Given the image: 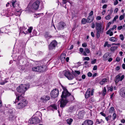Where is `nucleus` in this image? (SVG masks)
I'll return each mask as SVG.
<instances>
[{"mask_svg": "<svg viewBox=\"0 0 125 125\" xmlns=\"http://www.w3.org/2000/svg\"><path fill=\"white\" fill-rule=\"evenodd\" d=\"M62 89L63 90L62 92L61 97V99L60 101V107L62 108L64 107L66 104L69 101H72L74 99L73 96L71 95V94L68 91L66 87H64L61 85Z\"/></svg>", "mask_w": 125, "mask_h": 125, "instance_id": "f257e3e1", "label": "nucleus"}, {"mask_svg": "<svg viewBox=\"0 0 125 125\" xmlns=\"http://www.w3.org/2000/svg\"><path fill=\"white\" fill-rule=\"evenodd\" d=\"M16 98L14 103L20 101L18 104L17 108L21 109L25 107L27 104L28 102L24 98L23 96L21 95L16 94Z\"/></svg>", "mask_w": 125, "mask_h": 125, "instance_id": "f03ea898", "label": "nucleus"}, {"mask_svg": "<svg viewBox=\"0 0 125 125\" xmlns=\"http://www.w3.org/2000/svg\"><path fill=\"white\" fill-rule=\"evenodd\" d=\"M36 115H39L38 117L36 116L34 117H32L30 119L29 121V123L31 124H36L39 123L40 121V119H41V113L40 112H37Z\"/></svg>", "mask_w": 125, "mask_h": 125, "instance_id": "7ed1b4c3", "label": "nucleus"}, {"mask_svg": "<svg viewBox=\"0 0 125 125\" xmlns=\"http://www.w3.org/2000/svg\"><path fill=\"white\" fill-rule=\"evenodd\" d=\"M27 90V88L25 85H21L17 87V90L18 92L22 93V94H16V95L18 94L20 95H22L23 96L24 95V93Z\"/></svg>", "mask_w": 125, "mask_h": 125, "instance_id": "20e7f679", "label": "nucleus"}, {"mask_svg": "<svg viewBox=\"0 0 125 125\" xmlns=\"http://www.w3.org/2000/svg\"><path fill=\"white\" fill-rule=\"evenodd\" d=\"M59 94L58 90L55 88L51 92L50 95L52 98H55L57 97Z\"/></svg>", "mask_w": 125, "mask_h": 125, "instance_id": "39448f33", "label": "nucleus"}, {"mask_svg": "<svg viewBox=\"0 0 125 125\" xmlns=\"http://www.w3.org/2000/svg\"><path fill=\"white\" fill-rule=\"evenodd\" d=\"M43 67V66H35L32 68V70L36 72H42L44 71Z\"/></svg>", "mask_w": 125, "mask_h": 125, "instance_id": "423d86ee", "label": "nucleus"}, {"mask_svg": "<svg viewBox=\"0 0 125 125\" xmlns=\"http://www.w3.org/2000/svg\"><path fill=\"white\" fill-rule=\"evenodd\" d=\"M57 44V42L55 40L53 41L49 45L48 48L49 50L54 49Z\"/></svg>", "mask_w": 125, "mask_h": 125, "instance_id": "0eeeda50", "label": "nucleus"}, {"mask_svg": "<svg viewBox=\"0 0 125 125\" xmlns=\"http://www.w3.org/2000/svg\"><path fill=\"white\" fill-rule=\"evenodd\" d=\"M95 28L97 31H100V33L102 34L103 32L104 29L102 28V26L101 23H96L95 24Z\"/></svg>", "mask_w": 125, "mask_h": 125, "instance_id": "6e6552de", "label": "nucleus"}, {"mask_svg": "<svg viewBox=\"0 0 125 125\" xmlns=\"http://www.w3.org/2000/svg\"><path fill=\"white\" fill-rule=\"evenodd\" d=\"M40 3L39 0H37L34 2L32 5V8L34 10H37L39 8Z\"/></svg>", "mask_w": 125, "mask_h": 125, "instance_id": "1a4fd4ad", "label": "nucleus"}, {"mask_svg": "<svg viewBox=\"0 0 125 125\" xmlns=\"http://www.w3.org/2000/svg\"><path fill=\"white\" fill-rule=\"evenodd\" d=\"M121 74H119L116 76L115 80V82L116 83H117L119 81H121L124 79V75H122L120 77Z\"/></svg>", "mask_w": 125, "mask_h": 125, "instance_id": "9d476101", "label": "nucleus"}, {"mask_svg": "<svg viewBox=\"0 0 125 125\" xmlns=\"http://www.w3.org/2000/svg\"><path fill=\"white\" fill-rule=\"evenodd\" d=\"M64 75L69 80H72L74 78L72 74L69 71H66L64 73Z\"/></svg>", "mask_w": 125, "mask_h": 125, "instance_id": "9b49d317", "label": "nucleus"}, {"mask_svg": "<svg viewBox=\"0 0 125 125\" xmlns=\"http://www.w3.org/2000/svg\"><path fill=\"white\" fill-rule=\"evenodd\" d=\"M94 92L93 90L91 91L90 89H88L85 94V98L87 99L90 97L91 95H93Z\"/></svg>", "mask_w": 125, "mask_h": 125, "instance_id": "f8f14e48", "label": "nucleus"}, {"mask_svg": "<svg viewBox=\"0 0 125 125\" xmlns=\"http://www.w3.org/2000/svg\"><path fill=\"white\" fill-rule=\"evenodd\" d=\"M10 3L12 6L15 8V10L19 9L20 8L19 7V4L15 0L12 1Z\"/></svg>", "mask_w": 125, "mask_h": 125, "instance_id": "ddd939ff", "label": "nucleus"}, {"mask_svg": "<svg viewBox=\"0 0 125 125\" xmlns=\"http://www.w3.org/2000/svg\"><path fill=\"white\" fill-rule=\"evenodd\" d=\"M65 26V24L63 22H61L58 24L57 27L58 30H60L63 29Z\"/></svg>", "mask_w": 125, "mask_h": 125, "instance_id": "4468645a", "label": "nucleus"}, {"mask_svg": "<svg viewBox=\"0 0 125 125\" xmlns=\"http://www.w3.org/2000/svg\"><path fill=\"white\" fill-rule=\"evenodd\" d=\"M93 122L92 120L87 119L83 122L82 125H93Z\"/></svg>", "mask_w": 125, "mask_h": 125, "instance_id": "2eb2a0df", "label": "nucleus"}, {"mask_svg": "<svg viewBox=\"0 0 125 125\" xmlns=\"http://www.w3.org/2000/svg\"><path fill=\"white\" fill-rule=\"evenodd\" d=\"M50 99V97L49 95H44L42 97L41 99L43 102H46L49 100Z\"/></svg>", "mask_w": 125, "mask_h": 125, "instance_id": "dca6fc26", "label": "nucleus"}, {"mask_svg": "<svg viewBox=\"0 0 125 125\" xmlns=\"http://www.w3.org/2000/svg\"><path fill=\"white\" fill-rule=\"evenodd\" d=\"M84 115V113L83 112L81 111L77 114L78 118L79 119H82L83 118Z\"/></svg>", "mask_w": 125, "mask_h": 125, "instance_id": "f3484780", "label": "nucleus"}, {"mask_svg": "<svg viewBox=\"0 0 125 125\" xmlns=\"http://www.w3.org/2000/svg\"><path fill=\"white\" fill-rule=\"evenodd\" d=\"M44 36L45 38H52V36L50 34L49 32H45L44 34Z\"/></svg>", "mask_w": 125, "mask_h": 125, "instance_id": "a211bd4d", "label": "nucleus"}, {"mask_svg": "<svg viewBox=\"0 0 125 125\" xmlns=\"http://www.w3.org/2000/svg\"><path fill=\"white\" fill-rule=\"evenodd\" d=\"M109 56V54L108 53H106L103 56V60L105 61L107 60L109 58V57H108Z\"/></svg>", "mask_w": 125, "mask_h": 125, "instance_id": "6ab92c4d", "label": "nucleus"}, {"mask_svg": "<svg viewBox=\"0 0 125 125\" xmlns=\"http://www.w3.org/2000/svg\"><path fill=\"white\" fill-rule=\"evenodd\" d=\"M120 94L122 96L125 97V88H122L121 89Z\"/></svg>", "mask_w": 125, "mask_h": 125, "instance_id": "aec40b11", "label": "nucleus"}, {"mask_svg": "<svg viewBox=\"0 0 125 125\" xmlns=\"http://www.w3.org/2000/svg\"><path fill=\"white\" fill-rule=\"evenodd\" d=\"M87 23H89L93 21L94 18L92 16H88L87 18Z\"/></svg>", "mask_w": 125, "mask_h": 125, "instance_id": "412c9836", "label": "nucleus"}, {"mask_svg": "<svg viewBox=\"0 0 125 125\" xmlns=\"http://www.w3.org/2000/svg\"><path fill=\"white\" fill-rule=\"evenodd\" d=\"M16 117L13 114H10L9 116V119L10 121H13L15 120Z\"/></svg>", "mask_w": 125, "mask_h": 125, "instance_id": "4be33fe9", "label": "nucleus"}, {"mask_svg": "<svg viewBox=\"0 0 125 125\" xmlns=\"http://www.w3.org/2000/svg\"><path fill=\"white\" fill-rule=\"evenodd\" d=\"M21 9L19 8V9L18 10H15V15L16 16H20L21 13Z\"/></svg>", "mask_w": 125, "mask_h": 125, "instance_id": "5701e85b", "label": "nucleus"}, {"mask_svg": "<svg viewBox=\"0 0 125 125\" xmlns=\"http://www.w3.org/2000/svg\"><path fill=\"white\" fill-rule=\"evenodd\" d=\"M7 29L5 28H1L0 30V35H1V34H2L3 33H7Z\"/></svg>", "mask_w": 125, "mask_h": 125, "instance_id": "b1692460", "label": "nucleus"}, {"mask_svg": "<svg viewBox=\"0 0 125 125\" xmlns=\"http://www.w3.org/2000/svg\"><path fill=\"white\" fill-rule=\"evenodd\" d=\"M107 79L106 78L102 79V81L99 82V83L101 85H103L107 81Z\"/></svg>", "mask_w": 125, "mask_h": 125, "instance_id": "393cba45", "label": "nucleus"}, {"mask_svg": "<svg viewBox=\"0 0 125 125\" xmlns=\"http://www.w3.org/2000/svg\"><path fill=\"white\" fill-rule=\"evenodd\" d=\"M80 73V72L78 71L75 70L74 72L73 71L72 72V74L75 76H77V74L79 75Z\"/></svg>", "mask_w": 125, "mask_h": 125, "instance_id": "a878e982", "label": "nucleus"}, {"mask_svg": "<svg viewBox=\"0 0 125 125\" xmlns=\"http://www.w3.org/2000/svg\"><path fill=\"white\" fill-rule=\"evenodd\" d=\"M73 121V119L71 118H69L66 120L67 123L70 125L71 124L72 122Z\"/></svg>", "mask_w": 125, "mask_h": 125, "instance_id": "bb28decb", "label": "nucleus"}, {"mask_svg": "<svg viewBox=\"0 0 125 125\" xmlns=\"http://www.w3.org/2000/svg\"><path fill=\"white\" fill-rule=\"evenodd\" d=\"M24 29H23L22 30H20V34H23L25 35H26L28 33V32L27 31H23V30H24Z\"/></svg>", "mask_w": 125, "mask_h": 125, "instance_id": "cd10ccee", "label": "nucleus"}, {"mask_svg": "<svg viewBox=\"0 0 125 125\" xmlns=\"http://www.w3.org/2000/svg\"><path fill=\"white\" fill-rule=\"evenodd\" d=\"M102 122H104L103 121L102 119H100V120H99L98 119H96L95 123L96 124H100Z\"/></svg>", "mask_w": 125, "mask_h": 125, "instance_id": "c85d7f7f", "label": "nucleus"}, {"mask_svg": "<svg viewBox=\"0 0 125 125\" xmlns=\"http://www.w3.org/2000/svg\"><path fill=\"white\" fill-rule=\"evenodd\" d=\"M111 30L110 29L107 31L106 33L107 34H109L110 36H112L113 35V32L111 31Z\"/></svg>", "mask_w": 125, "mask_h": 125, "instance_id": "c756f323", "label": "nucleus"}, {"mask_svg": "<svg viewBox=\"0 0 125 125\" xmlns=\"http://www.w3.org/2000/svg\"><path fill=\"white\" fill-rule=\"evenodd\" d=\"M50 106L52 107L55 110H56L57 109V105L55 104H53L51 105Z\"/></svg>", "mask_w": 125, "mask_h": 125, "instance_id": "7c9ffc66", "label": "nucleus"}, {"mask_svg": "<svg viewBox=\"0 0 125 125\" xmlns=\"http://www.w3.org/2000/svg\"><path fill=\"white\" fill-rule=\"evenodd\" d=\"M115 110L114 108L113 107H112L110 108L109 110V113H112L113 111Z\"/></svg>", "mask_w": 125, "mask_h": 125, "instance_id": "2f4dec72", "label": "nucleus"}, {"mask_svg": "<svg viewBox=\"0 0 125 125\" xmlns=\"http://www.w3.org/2000/svg\"><path fill=\"white\" fill-rule=\"evenodd\" d=\"M66 54L65 53H64L62 54L61 56V60H62L63 59H64L65 58V56Z\"/></svg>", "mask_w": 125, "mask_h": 125, "instance_id": "473e14b6", "label": "nucleus"}, {"mask_svg": "<svg viewBox=\"0 0 125 125\" xmlns=\"http://www.w3.org/2000/svg\"><path fill=\"white\" fill-rule=\"evenodd\" d=\"M82 23L83 24H85L86 22H87V19H83L81 21Z\"/></svg>", "mask_w": 125, "mask_h": 125, "instance_id": "72a5a7b5", "label": "nucleus"}, {"mask_svg": "<svg viewBox=\"0 0 125 125\" xmlns=\"http://www.w3.org/2000/svg\"><path fill=\"white\" fill-rule=\"evenodd\" d=\"M107 46L108 47H110L111 46V45L110 44H108V42H106L104 45V47H106V46Z\"/></svg>", "mask_w": 125, "mask_h": 125, "instance_id": "f704fd0d", "label": "nucleus"}, {"mask_svg": "<svg viewBox=\"0 0 125 125\" xmlns=\"http://www.w3.org/2000/svg\"><path fill=\"white\" fill-rule=\"evenodd\" d=\"M117 48V46L112 47L111 48L110 50L112 51H114Z\"/></svg>", "mask_w": 125, "mask_h": 125, "instance_id": "c9c22d12", "label": "nucleus"}, {"mask_svg": "<svg viewBox=\"0 0 125 125\" xmlns=\"http://www.w3.org/2000/svg\"><path fill=\"white\" fill-rule=\"evenodd\" d=\"M33 29V27H30L27 30L28 32L29 33H31V32L32 30Z\"/></svg>", "mask_w": 125, "mask_h": 125, "instance_id": "e433bc0d", "label": "nucleus"}, {"mask_svg": "<svg viewBox=\"0 0 125 125\" xmlns=\"http://www.w3.org/2000/svg\"><path fill=\"white\" fill-rule=\"evenodd\" d=\"M118 15H116L115 17L114 18L113 21H112V23H114V21H115L116 20V19H118Z\"/></svg>", "mask_w": 125, "mask_h": 125, "instance_id": "4c0bfd02", "label": "nucleus"}, {"mask_svg": "<svg viewBox=\"0 0 125 125\" xmlns=\"http://www.w3.org/2000/svg\"><path fill=\"white\" fill-rule=\"evenodd\" d=\"M106 90L105 87H104V89L103 90V95H105L106 93Z\"/></svg>", "mask_w": 125, "mask_h": 125, "instance_id": "58836bf2", "label": "nucleus"}, {"mask_svg": "<svg viewBox=\"0 0 125 125\" xmlns=\"http://www.w3.org/2000/svg\"><path fill=\"white\" fill-rule=\"evenodd\" d=\"M100 31H97V39L99 38L100 35Z\"/></svg>", "mask_w": 125, "mask_h": 125, "instance_id": "ea45409f", "label": "nucleus"}, {"mask_svg": "<svg viewBox=\"0 0 125 125\" xmlns=\"http://www.w3.org/2000/svg\"><path fill=\"white\" fill-rule=\"evenodd\" d=\"M124 14H123V15H121L119 17V19L120 20H122V19H124Z\"/></svg>", "mask_w": 125, "mask_h": 125, "instance_id": "a19ab883", "label": "nucleus"}, {"mask_svg": "<svg viewBox=\"0 0 125 125\" xmlns=\"http://www.w3.org/2000/svg\"><path fill=\"white\" fill-rule=\"evenodd\" d=\"M44 52L43 51H39L38 52L37 54L38 55H41L43 54Z\"/></svg>", "mask_w": 125, "mask_h": 125, "instance_id": "79ce46f5", "label": "nucleus"}, {"mask_svg": "<svg viewBox=\"0 0 125 125\" xmlns=\"http://www.w3.org/2000/svg\"><path fill=\"white\" fill-rule=\"evenodd\" d=\"M111 15L108 14L105 17V18L106 20H109L111 18Z\"/></svg>", "mask_w": 125, "mask_h": 125, "instance_id": "37998d69", "label": "nucleus"}, {"mask_svg": "<svg viewBox=\"0 0 125 125\" xmlns=\"http://www.w3.org/2000/svg\"><path fill=\"white\" fill-rule=\"evenodd\" d=\"M85 51L87 53H90V50L87 48H85Z\"/></svg>", "mask_w": 125, "mask_h": 125, "instance_id": "c03bdc74", "label": "nucleus"}, {"mask_svg": "<svg viewBox=\"0 0 125 125\" xmlns=\"http://www.w3.org/2000/svg\"><path fill=\"white\" fill-rule=\"evenodd\" d=\"M113 87L112 86H111L110 87H109L108 88V90H110V91L111 92L113 91Z\"/></svg>", "mask_w": 125, "mask_h": 125, "instance_id": "a18cd8bd", "label": "nucleus"}, {"mask_svg": "<svg viewBox=\"0 0 125 125\" xmlns=\"http://www.w3.org/2000/svg\"><path fill=\"white\" fill-rule=\"evenodd\" d=\"M96 59H94L91 62V63L92 64H94L96 63Z\"/></svg>", "mask_w": 125, "mask_h": 125, "instance_id": "49530a36", "label": "nucleus"}, {"mask_svg": "<svg viewBox=\"0 0 125 125\" xmlns=\"http://www.w3.org/2000/svg\"><path fill=\"white\" fill-rule=\"evenodd\" d=\"M90 60V58L89 57H84L83 59L84 60H87L89 61Z\"/></svg>", "mask_w": 125, "mask_h": 125, "instance_id": "de8ad7c7", "label": "nucleus"}, {"mask_svg": "<svg viewBox=\"0 0 125 125\" xmlns=\"http://www.w3.org/2000/svg\"><path fill=\"white\" fill-rule=\"evenodd\" d=\"M118 3V0H115V1L114 2V5H117Z\"/></svg>", "mask_w": 125, "mask_h": 125, "instance_id": "09e8293b", "label": "nucleus"}, {"mask_svg": "<svg viewBox=\"0 0 125 125\" xmlns=\"http://www.w3.org/2000/svg\"><path fill=\"white\" fill-rule=\"evenodd\" d=\"M113 119L114 120L116 118V114L114 113L113 114Z\"/></svg>", "mask_w": 125, "mask_h": 125, "instance_id": "8fccbe9b", "label": "nucleus"}, {"mask_svg": "<svg viewBox=\"0 0 125 125\" xmlns=\"http://www.w3.org/2000/svg\"><path fill=\"white\" fill-rule=\"evenodd\" d=\"M116 27H117V26L116 25H114L113 26V28H111L110 29L111 30H114V29H115Z\"/></svg>", "mask_w": 125, "mask_h": 125, "instance_id": "3c124183", "label": "nucleus"}, {"mask_svg": "<svg viewBox=\"0 0 125 125\" xmlns=\"http://www.w3.org/2000/svg\"><path fill=\"white\" fill-rule=\"evenodd\" d=\"M92 74L90 72H88L87 73V75L88 77H91L92 76Z\"/></svg>", "mask_w": 125, "mask_h": 125, "instance_id": "603ef678", "label": "nucleus"}, {"mask_svg": "<svg viewBox=\"0 0 125 125\" xmlns=\"http://www.w3.org/2000/svg\"><path fill=\"white\" fill-rule=\"evenodd\" d=\"M96 54L98 55L99 56H100L101 54V52L100 51H99L97 52Z\"/></svg>", "mask_w": 125, "mask_h": 125, "instance_id": "864d4df0", "label": "nucleus"}, {"mask_svg": "<svg viewBox=\"0 0 125 125\" xmlns=\"http://www.w3.org/2000/svg\"><path fill=\"white\" fill-rule=\"evenodd\" d=\"M100 82L99 78H96L95 79V83H98Z\"/></svg>", "mask_w": 125, "mask_h": 125, "instance_id": "5fc2aeb1", "label": "nucleus"}, {"mask_svg": "<svg viewBox=\"0 0 125 125\" xmlns=\"http://www.w3.org/2000/svg\"><path fill=\"white\" fill-rule=\"evenodd\" d=\"M8 112L9 113H10L11 114L12 113H13V111L12 109H9V110L8 111Z\"/></svg>", "mask_w": 125, "mask_h": 125, "instance_id": "6e6d98bb", "label": "nucleus"}, {"mask_svg": "<svg viewBox=\"0 0 125 125\" xmlns=\"http://www.w3.org/2000/svg\"><path fill=\"white\" fill-rule=\"evenodd\" d=\"M67 0H62V4H66L67 2Z\"/></svg>", "mask_w": 125, "mask_h": 125, "instance_id": "4d7b16f0", "label": "nucleus"}, {"mask_svg": "<svg viewBox=\"0 0 125 125\" xmlns=\"http://www.w3.org/2000/svg\"><path fill=\"white\" fill-rule=\"evenodd\" d=\"M93 11H91L89 13V16H92L93 15Z\"/></svg>", "mask_w": 125, "mask_h": 125, "instance_id": "13d9d810", "label": "nucleus"}, {"mask_svg": "<svg viewBox=\"0 0 125 125\" xmlns=\"http://www.w3.org/2000/svg\"><path fill=\"white\" fill-rule=\"evenodd\" d=\"M33 34V36H35L36 35V31H35V30H34L33 31V32L32 33Z\"/></svg>", "mask_w": 125, "mask_h": 125, "instance_id": "bf43d9fd", "label": "nucleus"}, {"mask_svg": "<svg viewBox=\"0 0 125 125\" xmlns=\"http://www.w3.org/2000/svg\"><path fill=\"white\" fill-rule=\"evenodd\" d=\"M120 58L119 57H117L116 59V61L118 62H119L120 60Z\"/></svg>", "mask_w": 125, "mask_h": 125, "instance_id": "052dcab7", "label": "nucleus"}, {"mask_svg": "<svg viewBox=\"0 0 125 125\" xmlns=\"http://www.w3.org/2000/svg\"><path fill=\"white\" fill-rule=\"evenodd\" d=\"M113 12V10H112V9L111 8L110 10L109 13V15H111V14Z\"/></svg>", "mask_w": 125, "mask_h": 125, "instance_id": "680f3d73", "label": "nucleus"}, {"mask_svg": "<svg viewBox=\"0 0 125 125\" xmlns=\"http://www.w3.org/2000/svg\"><path fill=\"white\" fill-rule=\"evenodd\" d=\"M100 114H101L102 115L104 116V117H105L106 115L103 112H101L100 113Z\"/></svg>", "mask_w": 125, "mask_h": 125, "instance_id": "e2e57ef3", "label": "nucleus"}, {"mask_svg": "<svg viewBox=\"0 0 125 125\" xmlns=\"http://www.w3.org/2000/svg\"><path fill=\"white\" fill-rule=\"evenodd\" d=\"M97 66L96 65H94L93 68V69L94 70H96L97 69Z\"/></svg>", "mask_w": 125, "mask_h": 125, "instance_id": "0e129e2a", "label": "nucleus"}, {"mask_svg": "<svg viewBox=\"0 0 125 125\" xmlns=\"http://www.w3.org/2000/svg\"><path fill=\"white\" fill-rule=\"evenodd\" d=\"M101 17L99 16H97L96 18V19L98 20H100L101 19Z\"/></svg>", "mask_w": 125, "mask_h": 125, "instance_id": "69168bd1", "label": "nucleus"}, {"mask_svg": "<svg viewBox=\"0 0 125 125\" xmlns=\"http://www.w3.org/2000/svg\"><path fill=\"white\" fill-rule=\"evenodd\" d=\"M120 39H124V37L123 34H120Z\"/></svg>", "mask_w": 125, "mask_h": 125, "instance_id": "338daca9", "label": "nucleus"}, {"mask_svg": "<svg viewBox=\"0 0 125 125\" xmlns=\"http://www.w3.org/2000/svg\"><path fill=\"white\" fill-rule=\"evenodd\" d=\"M122 28V26L118 27L117 29L119 30H120Z\"/></svg>", "mask_w": 125, "mask_h": 125, "instance_id": "774afa93", "label": "nucleus"}]
</instances>
